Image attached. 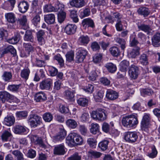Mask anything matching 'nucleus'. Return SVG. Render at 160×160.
Wrapping results in <instances>:
<instances>
[{
    "label": "nucleus",
    "instance_id": "f257e3e1",
    "mask_svg": "<svg viewBox=\"0 0 160 160\" xmlns=\"http://www.w3.org/2000/svg\"><path fill=\"white\" fill-rule=\"evenodd\" d=\"M122 122V125L127 128L134 127L138 123L137 116L135 115H131L123 117Z\"/></svg>",
    "mask_w": 160,
    "mask_h": 160
},
{
    "label": "nucleus",
    "instance_id": "f03ea898",
    "mask_svg": "<svg viewBox=\"0 0 160 160\" xmlns=\"http://www.w3.org/2000/svg\"><path fill=\"white\" fill-rule=\"evenodd\" d=\"M91 116L93 119L101 122L105 120L107 118L106 111L101 108H98L92 111L91 113Z\"/></svg>",
    "mask_w": 160,
    "mask_h": 160
},
{
    "label": "nucleus",
    "instance_id": "7ed1b4c3",
    "mask_svg": "<svg viewBox=\"0 0 160 160\" xmlns=\"http://www.w3.org/2000/svg\"><path fill=\"white\" fill-rule=\"evenodd\" d=\"M28 123L32 128H36L42 123V118L36 114L29 115L28 118Z\"/></svg>",
    "mask_w": 160,
    "mask_h": 160
},
{
    "label": "nucleus",
    "instance_id": "20e7f679",
    "mask_svg": "<svg viewBox=\"0 0 160 160\" xmlns=\"http://www.w3.org/2000/svg\"><path fill=\"white\" fill-rule=\"evenodd\" d=\"M16 102L18 100L17 98L7 91H3L0 92V100L4 103L6 101L10 102L9 100Z\"/></svg>",
    "mask_w": 160,
    "mask_h": 160
},
{
    "label": "nucleus",
    "instance_id": "39448f33",
    "mask_svg": "<svg viewBox=\"0 0 160 160\" xmlns=\"http://www.w3.org/2000/svg\"><path fill=\"white\" fill-rule=\"evenodd\" d=\"M150 121V115L145 113L143 116L141 122V128L142 131L148 132V128Z\"/></svg>",
    "mask_w": 160,
    "mask_h": 160
},
{
    "label": "nucleus",
    "instance_id": "423d86ee",
    "mask_svg": "<svg viewBox=\"0 0 160 160\" xmlns=\"http://www.w3.org/2000/svg\"><path fill=\"white\" fill-rule=\"evenodd\" d=\"M138 138V135L135 132H128L124 133V139L128 142H135Z\"/></svg>",
    "mask_w": 160,
    "mask_h": 160
},
{
    "label": "nucleus",
    "instance_id": "0eeeda50",
    "mask_svg": "<svg viewBox=\"0 0 160 160\" xmlns=\"http://www.w3.org/2000/svg\"><path fill=\"white\" fill-rule=\"evenodd\" d=\"M52 80L48 78L42 80L40 83L39 88L42 90H49L52 86Z\"/></svg>",
    "mask_w": 160,
    "mask_h": 160
},
{
    "label": "nucleus",
    "instance_id": "6e6552de",
    "mask_svg": "<svg viewBox=\"0 0 160 160\" xmlns=\"http://www.w3.org/2000/svg\"><path fill=\"white\" fill-rule=\"evenodd\" d=\"M88 54L87 51L85 49H80L76 53L75 62L79 63L82 62Z\"/></svg>",
    "mask_w": 160,
    "mask_h": 160
},
{
    "label": "nucleus",
    "instance_id": "1a4fd4ad",
    "mask_svg": "<svg viewBox=\"0 0 160 160\" xmlns=\"http://www.w3.org/2000/svg\"><path fill=\"white\" fill-rule=\"evenodd\" d=\"M66 152V148L63 143L56 145L53 149V153L54 155H62Z\"/></svg>",
    "mask_w": 160,
    "mask_h": 160
},
{
    "label": "nucleus",
    "instance_id": "9d476101",
    "mask_svg": "<svg viewBox=\"0 0 160 160\" xmlns=\"http://www.w3.org/2000/svg\"><path fill=\"white\" fill-rule=\"evenodd\" d=\"M128 73L130 78L135 79L137 78L139 74V68L134 65H132L130 67Z\"/></svg>",
    "mask_w": 160,
    "mask_h": 160
},
{
    "label": "nucleus",
    "instance_id": "9b49d317",
    "mask_svg": "<svg viewBox=\"0 0 160 160\" xmlns=\"http://www.w3.org/2000/svg\"><path fill=\"white\" fill-rule=\"evenodd\" d=\"M78 135L76 133L71 132L67 137L66 142L69 146H71L75 144Z\"/></svg>",
    "mask_w": 160,
    "mask_h": 160
},
{
    "label": "nucleus",
    "instance_id": "f8f14e48",
    "mask_svg": "<svg viewBox=\"0 0 160 160\" xmlns=\"http://www.w3.org/2000/svg\"><path fill=\"white\" fill-rule=\"evenodd\" d=\"M10 52L13 55V56L16 57L17 58V56L16 53V51L11 45H9L6 48H5L2 50L1 51L0 54L2 56L4 54Z\"/></svg>",
    "mask_w": 160,
    "mask_h": 160
},
{
    "label": "nucleus",
    "instance_id": "ddd939ff",
    "mask_svg": "<svg viewBox=\"0 0 160 160\" xmlns=\"http://www.w3.org/2000/svg\"><path fill=\"white\" fill-rule=\"evenodd\" d=\"M46 95L42 91L37 92L34 96V100L37 102H43L46 100Z\"/></svg>",
    "mask_w": 160,
    "mask_h": 160
},
{
    "label": "nucleus",
    "instance_id": "4468645a",
    "mask_svg": "<svg viewBox=\"0 0 160 160\" xmlns=\"http://www.w3.org/2000/svg\"><path fill=\"white\" fill-rule=\"evenodd\" d=\"M129 65V62L127 60H124L121 62V71L122 72V73H121V78L125 76L127 69Z\"/></svg>",
    "mask_w": 160,
    "mask_h": 160
},
{
    "label": "nucleus",
    "instance_id": "2eb2a0df",
    "mask_svg": "<svg viewBox=\"0 0 160 160\" xmlns=\"http://www.w3.org/2000/svg\"><path fill=\"white\" fill-rule=\"evenodd\" d=\"M152 44L155 47L160 46V33L154 34L152 38Z\"/></svg>",
    "mask_w": 160,
    "mask_h": 160
},
{
    "label": "nucleus",
    "instance_id": "dca6fc26",
    "mask_svg": "<svg viewBox=\"0 0 160 160\" xmlns=\"http://www.w3.org/2000/svg\"><path fill=\"white\" fill-rule=\"evenodd\" d=\"M18 7L20 12L22 13H24L28 8L29 4L27 2L23 1L19 3Z\"/></svg>",
    "mask_w": 160,
    "mask_h": 160
},
{
    "label": "nucleus",
    "instance_id": "f3484780",
    "mask_svg": "<svg viewBox=\"0 0 160 160\" xmlns=\"http://www.w3.org/2000/svg\"><path fill=\"white\" fill-rule=\"evenodd\" d=\"M70 4L72 6L79 8L85 5L84 0H70Z\"/></svg>",
    "mask_w": 160,
    "mask_h": 160
},
{
    "label": "nucleus",
    "instance_id": "a211bd4d",
    "mask_svg": "<svg viewBox=\"0 0 160 160\" xmlns=\"http://www.w3.org/2000/svg\"><path fill=\"white\" fill-rule=\"evenodd\" d=\"M44 34V32L42 30H39L37 33V39L39 44L40 45L44 44L45 43L43 38Z\"/></svg>",
    "mask_w": 160,
    "mask_h": 160
},
{
    "label": "nucleus",
    "instance_id": "6ab92c4d",
    "mask_svg": "<svg viewBox=\"0 0 160 160\" xmlns=\"http://www.w3.org/2000/svg\"><path fill=\"white\" fill-rule=\"evenodd\" d=\"M106 97L108 99L113 100L117 99L118 96V93L113 90H108L107 91Z\"/></svg>",
    "mask_w": 160,
    "mask_h": 160
},
{
    "label": "nucleus",
    "instance_id": "aec40b11",
    "mask_svg": "<svg viewBox=\"0 0 160 160\" xmlns=\"http://www.w3.org/2000/svg\"><path fill=\"white\" fill-rule=\"evenodd\" d=\"M5 17L7 21L9 23L13 24L15 22L16 19L15 15L12 12H9L5 14Z\"/></svg>",
    "mask_w": 160,
    "mask_h": 160
},
{
    "label": "nucleus",
    "instance_id": "412c9836",
    "mask_svg": "<svg viewBox=\"0 0 160 160\" xmlns=\"http://www.w3.org/2000/svg\"><path fill=\"white\" fill-rule=\"evenodd\" d=\"M77 27L74 24H69L67 25L65 27V30L68 34L74 33L76 30Z\"/></svg>",
    "mask_w": 160,
    "mask_h": 160
},
{
    "label": "nucleus",
    "instance_id": "4be33fe9",
    "mask_svg": "<svg viewBox=\"0 0 160 160\" xmlns=\"http://www.w3.org/2000/svg\"><path fill=\"white\" fill-rule=\"evenodd\" d=\"M12 75L11 72L5 71L2 76V78L4 81L9 82L12 81Z\"/></svg>",
    "mask_w": 160,
    "mask_h": 160
},
{
    "label": "nucleus",
    "instance_id": "5701e85b",
    "mask_svg": "<svg viewBox=\"0 0 160 160\" xmlns=\"http://www.w3.org/2000/svg\"><path fill=\"white\" fill-rule=\"evenodd\" d=\"M140 48L139 47H134L128 54V57L132 58H135L140 54Z\"/></svg>",
    "mask_w": 160,
    "mask_h": 160
},
{
    "label": "nucleus",
    "instance_id": "b1692460",
    "mask_svg": "<svg viewBox=\"0 0 160 160\" xmlns=\"http://www.w3.org/2000/svg\"><path fill=\"white\" fill-rule=\"evenodd\" d=\"M25 41L33 42H34V37L32 32L30 30L26 31L23 37Z\"/></svg>",
    "mask_w": 160,
    "mask_h": 160
},
{
    "label": "nucleus",
    "instance_id": "393cba45",
    "mask_svg": "<svg viewBox=\"0 0 160 160\" xmlns=\"http://www.w3.org/2000/svg\"><path fill=\"white\" fill-rule=\"evenodd\" d=\"M15 118L12 115H8L4 118V123L8 126H10L12 125L15 122Z\"/></svg>",
    "mask_w": 160,
    "mask_h": 160
},
{
    "label": "nucleus",
    "instance_id": "a878e982",
    "mask_svg": "<svg viewBox=\"0 0 160 160\" xmlns=\"http://www.w3.org/2000/svg\"><path fill=\"white\" fill-rule=\"evenodd\" d=\"M85 70L86 72L88 73V77L89 80L94 81L96 79L97 75L95 70L91 71L90 72L89 69H85Z\"/></svg>",
    "mask_w": 160,
    "mask_h": 160
},
{
    "label": "nucleus",
    "instance_id": "bb28decb",
    "mask_svg": "<svg viewBox=\"0 0 160 160\" xmlns=\"http://www.w3.org/2000/svg\"><path fill=\"white\" fill-rule=\"evenodd\" d=\"M66 124L68 127L72 129L76 128L78 125L76 121L71 119H68L66 122Z\"/></svg>",
    "mask_w": 160,
    "mask_h": 160
},
{
    "label": "nucleus",
    "instance_id": "cd10ccee",
    "mask_svg": "<svg viewBox=\"0 0 160 160\" xmlns=\"http://www.w3.org/2000/svg\"><path fill=\"white\" fill-rule=\"evenodd\" d=\"M44 20L48 24H53L55 21V15L53 14L46 15L44 16Z\"/></svg>",
    "mask_w": 160,
    "mask_h": 160
},
{
    "label": "nucleus",
    "instance_id": "c85d7f7f",
    "mask_svg": "<svg viewBox=\"0 0 160 160\" xmlns=\"http://www.w3.org/2000/svg\"><path fill=\"white\" fill-rule=\"evenodd\" d=\"M91 126L90 131L91 133L93 134L99 133V126L98 124L92 123Z\"/></svg>",
    "mask_w": 160,
    "mask_h": 160
},
{
    "label": "nucleus",
    "instance_id": "c756f323",
    "mask_svg": "<svg viewBox=\"0 0 160 160\" xmlns=\"http://www.w3.org/2000/svg\"><path fill=\"white\" fill-rule=\"evenodd\" d=\"M82 25L83 27L87 26L93 28L94 27L93 21L89 18H86L83 19L82 21Z\"/></svg>",
    "mask_w": 160,
    "mask_h": 160
},
{
    "label": "nucleus",
    "instance_id": "7c9ffc66",
    "mask_svg": "<svg viewBox=\"0 0 160 160\" xmlns=\"http://www.w3.org/2000/svg\"><path fill=\"white\" fill-rule=\"evenodd\" d=\"M138 12L139 14L143 15L144 17L148 16L150 13L148 9L146 7L140 8L138 10Z\"/></svg>",
    "mask_w": 160,
    "mask_h": 160
},
{
    "label": "nucleus",
    "instance_id": "2f4dec72",
    "mask_svg": "<svg viewBox=\"0 0 160 160\" xmlns=\"http://www.w3.org/2000/svg\"><path fill=\"white\" fill-rule=\"evenodd\" d=\"M75 93V92L74 90L71 91L68 90H66L64 92V95L67 99L71 101H73Z\"/></svg>",
    "mask_w": 160,
    "mask_h": 160
},
{
    "label": "nucleus",
    "instance_id": "473e14b6",
    "mask_svg": "<svg viewBox=\"0 0 160 160\" xmlns=\"http://www.w3.org/2000/svg\"><path fill=\"white\" fill-rule=\"evenodd\" d=\"M30 71L29 68L24 69L21 71L20 76L22 78L25 80H27L29 77Z\"/></svg>",
    "mask_w": 160,
    "mask_h": 160
},
{
    "label": "nucleus",
    "instance_id": "72a5a7b5",
    "mask_svg": "<svg viewBox=\"0 0 160 160\" xmlns=\"http://www.w3.org/2000/svg\"><path fill=\"white\" fill-rule=\"evenodd\" d=\"M26 131V128L24 126L17 125L14 127V131L16 134H21Z\"/></svg>",
    "mask_w": 160,
    "mask_h": 160
},
{
    "label": "nucleus",
    "instance_id": "f704fd0d",
    "mask_svg": "<svg viewBox=\"0 0 160 160\" xmlns=\"http://www.w3.org/2000/svg\"><path fill=\"white\" fill-rule=\"evenodd\" d=\"M20 86V84L9 85L7 87V90L12 92H18Z\"/></svg>",
    "mask_w": 160,
    "mask_h": 160
},
{
    "label": "nucleus",
    "instance_id": "c9c22d12",
    "mask_svg": "<svg viewBox=\"0 0 160 160\" xmlns=\"http://www.w3.org/2000/svg\"><path fill=\"white\" fill-rule=\"evenodd\" d=\"M64 5L60 3L57 0H55V5H54V12H56L59 10V12L64 11Z\"/></svg>",
    "mask_w": 160,
    "mask_h": 160
},
{
    "label": "nucleus",
    "instance_id": "e433bc0d",
    "mask_svg": "<svg viewBox=\"0 0 160 160\" xmlns=\"http://www.w3.org/2000/svg\"><path fill=\"white\" fill-rule=\"evenodd\" d=\"M42 118L46 122H50L53 119L52 115L49 112L44 113L42 115Z\"/></svg>",
    "mask_w": 160,
    "mask_h": 160
},
{
    "label": "nucleus",
    "instance_id": "4c0bfd02",
    "mask_svg": "<svg viewBox=\"0 0 160 160\" xmlns=\"http://www.w3.org/2000/svg\"><path fill=\"white\" fill-rule=\"evenodd\" d=\"M23 46L26 52L25 56H27L29 54L30 52L33 50V48L31 44L29 43H24Z\"/></svg>",
    "mask_w": 160,
    "mask_h": 160
},
{
    "label": "nucleus",
    "instance_id": "58836bf2",
    "mask_svg": "<svg viewBox=\"0 0 160 160\" xmlns=\"http://www.w3.org/2000/svg\"><path fill=\"white\" fill-rule=\"evenodd\" d=\"M12 134L10 132L7 131H5L1 135V138L3 141L6 142L9 140Z\"/></svg>",
    "mask_w": 160,
    "mask_h": 160
},
{
    "label": "nucleus",
    "instance_id": "ea45409f",
    "mask_svg": "<svg viewBox=\"0 0 160 160\" xmlns=\"http://www.w3.org/2000/svg\"><path fill=\"white\" fill-rule=\"evenodd\" d=\"M33 142L35 144H38L42 148H45V146L42 142L41 138L38 137L37 136H34L33 137Z\"/></svg>",
    "mask_w": 160,
    "mask_h": 160
},
{
    "label": "nucleus",
    "instance_id": "a19ab883",
    "mask_svg": "<svg viewBox=\"0 0 160 160\" xmlns=\"http://www.w3.org/2000/svg\"><path fill=\"white\" fill-rule=\"evenodd\" d=\"M106 67L108 71L111 73L114 72L117 69L116 66L112 63H107L106 65Z\"/></svg>",
    "mask_w": 160,
    "mask_h": 160
},
{
    "label": "nucleus",
    "instance_id": "79ce46f5",
    "mask_svg": "<svg viewBox=\"0 0 160 160\" xmlns=\"http://www.w3.org/2000/svg\"><path fill=\"white\" fill-rule=\"evenodd\" d=\"M108 143L109 141L108 140H103L99 142L98 147L102 150H105L108 148Z\"/></svg>",
    "mask_w": 160,
    "mask_h": 160
},
{
    "label": "nucleus",
    "instance_id": "37998d69",
    "mask_svg": "<svg viewBox=\"0 0 160 160\" xmlns=\"http://www.w3.org/2000/svg\"><path fill=\"white\" fill-rule=\"evenodd\" d=\"M32 62L34 63L36 66L42 67L45 66V62L42 60H35L31 59Z\"/></svg>",
    "mask_w": 160,
    "mask_h": 160
},
{
    "label": "nucleus",
    "instance_id": "c03bdc74",
    "mask_svg": "<svg viewBox=\"0 0 160 160\" xmlns=\"http://www.w3.org/2000/svg\"><path fill=\"white\" fill-rule=\"evenodd\" d=\"M138 27L139 29L145 32H149L151 30L150 27L149 25L142 24L138 25Z\"/></svg>",
    "mask_w": 160,
    "mask_h": 160
},
{
    "label": "nucleus",
    "instance_id": "a18cd8bd",
    "mask_svg": "<svg viewBox=\"0 0 160 160\" xmlns=\"http://www.w3.org/2000/svg\"><path fill=\"white\" fill-rule=\"evenodd\" d=\"M16 115L19 119H24L27 117L28 112L26 111L17 112L16 113Z\"/></svg>",
    "mask_w": 160,
    "mask_h": 160
},
{
    "label": "nucleus",
    "instance_id": "49530a36",
    "mask_svg": "<svg viewBox=\"0 0 160 160\" xmlns=\"http://www.w3.org/2000/svg\"><path fill=\"white\" fill-rule=\"evenodd\" d=\"M66 18V13L64 11L59 12L58 15V22L61 23L65 20Z\"/></svg>",
    "mask_w": 160,
    "mask_h": 160
},
{
    "label": "nucleus",
    "instance_id": "de8ad7c7",
    "mask_svg": "<svg viewBox=\"0 0 160 160\" xmlns=\"http://www.w3.org/2000/svg\"><path fill=\"white\" fill-rule=\"evenodd\" d=\"M88 153L91 157L95 158H100L102 155V153L100 152L92 150L89 151Z\"/></svg>",
    "mask_w": 160,
    "mask_h": 160
},
{
    "label": "nucleus",
    "instance_id": "09e8293b",
    "mask_svg": "<svg viewBox=\"0 0 160 160\" xmlns=\"http://www.w3.org/2000/svg\"><path fill=\"white\" fill-rule=\"evenodd\" d=\"M20 39V35L19 33H17L16 36L8 39V42L12 44H15L17 43Z\"/></svg>",
    "mask_w": 160,
    "mask_h": 160
},
{
    "label": "nucleus",
    "instance_id": "8fccbe9b",
    "mask_svg": "<svg viewBox=\"0 0 160 160\" xmlns=\"http://www.w3.org/2000/svg\"><path fill=\"white\" fill-rule=\"evenodd\" d=\"M66 60L70 62L74 60V52L73 51H70L67 52L66 54Z\"/></svg>",
    "mask_w": 160,
    "mask_h": 160
},
{
    "label": "nucleus",
    "instance_id": "3c124183",
    "mask_svg": "<svg viewBox=\"0 0 160 160\" xmlns=\"http://www.w3.org/2000/svg\"><path fill=\"white\" fill-rule=\"evenodd\" d=\"M81 155L79 153L75 152L67 158V160H81Z\"/></svg>",
    "mask_w": 160,
    "mask_h": 160
},
{
    "label": "nucleus",
    "instance_id": "603ef678",
    "mask_svg": "<svg viewBox=\"0 0 160 160\" xmlns=\"http://www.w3.org/2000/svg\"><path fill=\"white\" fill-rule=\"evenodd\" d=\"M104 92L100 91L98 92L97 94L94 96V98L96 102H100L103 97Z\"/></svg>",
    "mask_w": 160,
    "mask_h": 160
},
{
    "label": "nucleus",
    "instance_id": "864d4df0",
    "mask_svg": "<svg viewBox=\"0 0 160 160\" xmlns=\"http://www.w3.org/2000/svg\"><path fill=\"white\" fill-rule=\"evenodd\" d=\"M43 11L45 12H54V6H52L50 4H46L44 7Z\"/></svg>",
    "mask_w": 160,
    "mask_h": 160
},
{
    "label": "nucleus",
    "instance_id": "5fc2aeb1",
    "mask_svg": "<svg viewBox=\"0 0 160 160\" xmlns=\"http://www.w3.org/2000/svg\"><path fill=\"white\" fill-rule=\"evenodd\" d=\"M18 22L22 26H26L27 24V19L26 16H23L18 20Z\"/></svg>",
    "mask_w": 160,
    "mask_h": 160
},
{
    "label": "nucleus",
    "instance_id": "6e6d98bb",
    "mask_svg": "<svg viewBox=\"0 0 160 160\" xmlns=\"http://www.w3.org/2000/svg\"><path fill=\"white\" fill-rule=\"evenodd\" d=\"M140 61L141 63L143 65H146L148 64V57L146 54H142L140 56Z\"/></svg>",
    "mask_w": 160,
    "mask_h": 160
},
{
    "label": "nucleus",
    "instance_id": "4d7b16f0",
    "mask_svg": "<svg viewBox=\"0 0 160 160\" xmlns=\"http://www.w3.org/2000/svg\"><path fill=\"white\" fill-rule=\"evenodd\" d=\"M111 54L114 56L117 57L119 55V49L116 47H113L109 49Z\"/></svg>",
    "mask_w": 160,
    "mask_h": 160
},
{
    "label": "nucleus",
    "instance_id": "13d9d810",
    "mask_svg": "<svg viewBox=\"0 0 160 160\" xmlns=\"http://www.w3.org/2000/svg\"><path fill=\"white\" fill-rule=\"evenodd\" d=\"M88 143L92 148H95L97 144V141L94 138H89L87 140Z\"/></svg>",
    "mask_w": 160,
    "mask_h": 160
},
{
    "label": "nucleus",
    "instance_id": "bf43d9fd",
    "mask_svg": "<svg viewBox=\"0 0 160 160\" xmlns=\"http://www.w3.org/2000/svg\"><path fill=\"white\" fill-rule=\"evenodd\" d=\"M90 11L88 8H85L83 11L80 12V16L82 18L85 17L89 16L90 14Z\"/></svg>",
    "mask_w": 160,
    "mask_h": 160
},
{
    "label": "nucleus",
    "instance_id": "052dcab7",
    "mask_svg": "<svg viewBox=\"0 0 160 160\" xmlns=\"http://www.w3.org/2000/svg\"><path fill=\"white\" fill-rule=\"evenodd\" d=\"M79 41L82 44H87L89 41V38L87 36L82 35L79 38Z\"/></svg>",
    "mask_w": 160,
    "mask_h": 160
},
{
    "label": "nucleus",
    "instance_id": "680f3d73",
    "mask_svg": "<svg viewBox=\"0 0 160 160\" xmlns=\"http://www.w3.org/2000/svg\"><path fill=\"white\" fill-rule=\"evenodd\" d=\"M88 100L85 98H80L77 100V103L80 105L84 107L88 104Z\"/></svg>",
    "mask_w": 160,
    "mask_h": 160
},
{
    "label": "nucleus",
    "instance_id": "e2e57ef3",
    "mask_svg": "<svg viewBox=\"0 0 160 160\" xmlns=\"http://www.w3.org/2000/svg\"><path fill=\"white\" fill-rule=\"evenodd\" d=\"M152 152L148 154V156L150 158H155L157 156L158 152L154 145H152L151 146Z\"/></svg>",
    "mask_w": 160,
    "mask_h": 160
},
{
    "label": "nucleus",
    "instance_id": "0e129e2a",
    "mask_svg": "<svg viewBox=\"0 0 160 160\" xmlns=\"http://www.w3.org/2000/svg\"><path fill=\"white\" fill-rule=\"evenodd\" d=\"M78 130L83 135H86L87 132V129L83 125H80L78 127Z\"/></svg>",
    "mask_w": 160,
    "mask_h": 160
},
{
    "label": "nucleus",
    "instance_id": "69168bd1",
    "mask_svg": "<svg viewBox=\"0 0 160 160\" xmlns=\"http://www.w3.org/2000/svg\"><path fill=\"white\" fill-rule=\"evenodd\" d=\"M102 130L104 132L108 133L109 132L110 126L108 123L106 122H104L102 125Z\"/></svg>",
    "mask_w": 160,
    "mask_h": 160
},
{
    "label": "nucleus",
    "instance_id": "338daca9",
    "mask_svg": "<svg viewBox=\"0 0 160 160\" xmlns=\"http://www.w3.org/2000/svg\"><path fill=\"white\" fill-rule=\"evenodd\" d=\"M113 15L115 18L117 19V21L118 22L116 24V28L117 31H120V21L119 20V17L120 14L119 13L115 12L113 13Z\"/></svg>",
    "mask_w": 160,
    "mask_h": 160
},
{
    "label": "nucleus",
    "instance_id": "774afa93",
    "mask_svg": "<svg viewBox=\"0 0 160 160\" xmlns=\"http://www.w3.org/2000/svg\"><path fill=\"white\" fill-rule=\"evenodd\" d=\"M141 95L144 97L146 95H150L152 94V90L148 89H142L141 91Z\"/></svg>",
    "mask_w": 160,
    "mask_h": 160
}]
</instances>
